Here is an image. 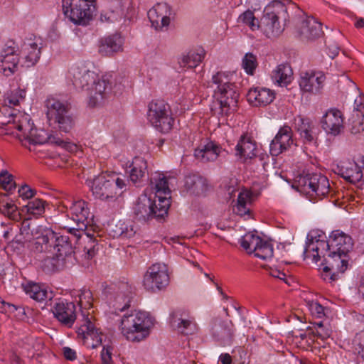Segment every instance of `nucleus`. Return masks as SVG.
Returning a JSON list of instances; mask_svg holds the SVG:
<instances>
[{
	"label": "nucleus",
	"mask_w": 364,
	"mask_h": 364,
	"mask_svg": "<svg viewBox=\"0 0 364 364\" xmlns=\"http://www.w3.org/2000/svg\"><path fill=\"white\" fill-rule=\"evenodd\" d=\"M65 263L55 256L52 251L41 260V267L46 273H50L59 270L64 266Z\"/></svg>",
	"instance_id": "44"
},
{
	"label": "nucleus",
	"mask_w": 364,
	"mask_h": 364,
	"mask_svg": "<svg viewBox=\"0 0 364 364\" xmlns=\"http://www.w3.org/2000/svg\"><path fill=\"white\" fill-rule=\"evenodd\" d=\"M83 323L77 328V338L89 348H95L102 343L105 335L97 328L94 316L88 311L82 312Z\"/></svg>",
	"instance_id": "10"
},
{
	"label": "nucleus",
	"mask_w": 364,
	"mask_h": 364,
	"mask_svg": "<svg viewBox=\"0 0 364 364\" xmlns=\"http://www.w3.org/2000/svg\"><path fill=\"white\" fill-rule=\"evenodd\" d=\"M207 187L206 179L200 176L190 175L186 177L185 188L191 195H201L206 191Z\"/></svg>",
	"instance_id": "36"
},
{
	"label": "nucleus",
	"mask_w": 364,
	"mask_h": 364,
	"mask_svg": "<svg viewBox=\"0 0 364 364\" xmlns=\"http://www.w3.org/2000/svg\"><path fill=\"white\" fill-rule=\"evenodd\" d=\"M147 118L150 123L162 133H168L172 129L174 122L169 105L161 100H153L149 103Z\"/></svg>",
	"instance_id": "7"
},
{
	"label": "nucleus",
	"mask_w": 364,
	"mask_h": 364,
	"mask_svg": "<svg viewBox=\"0 0 364 364\" xmlns=\"http://www.w3.org/2000/svg\"><path fill=\"white\" fill-rule=\"evenodd\" d=\"M296 31L303 39L313 40L323 34L321 23L310 16H302L296 23Z\"/></svg>",
	"instance_id": "21"
},
{
	"label": "nucleus",
	"mask_w": 364,
	"mask_h": 364,
	"mask_svg": "<svg viewBox=\"0 0 364 364\" xmlns=\"http://www.w3.org/2000/svg\"><path fill=\"white\" fill-rule=\"evenodd\" d=\"M247 98L253 106H266L273 101L274 93L269 89L255 87L249 90Z\"/></svg>",
	"instance_id": "33"
},
{
	"label": "nucleus",
	"mask_w": 364,
	"mask_h": 364,
	"mask_svg": "<svg viewBox=\"0 0 364 364\" xmlns=\"http://www.w3.org/2000/svg\"><path fill=\"white\" fill-rule=\"evenodd\" d=\"M150 186L159 202V215H166L171 204V190L167 178L161 173H155L151 177Z\"/></svg>",
	"instance_id": "13"
},
{
	"label": "nucleus",
	"mask_w": 364,
	"mask_h": 364,
	"mask_svg": "<svg viewBox=\"0 0 364 364\" xmlns=\"http://www.w3.org/2000/svg\"><path fill=\"white\" fill-rule=\"evenodd\" d=\"M159 205L157 200L153 201L146 195L139 197L134 207L135 218L139 221L146 222L153 218H161L164 215H159Z\"/></svg>",
	"instance_id": "15"
},
{
	"label": "nucleus",
	"mask_w": 364,
	"mask_h": 364,
	"mask_svg": "<svg viewBox=\"0 0 364 364\" xmlns=\"http://www.w3.org/2000/svg\"><path fill=\"white\" fill-rule=\"evenodd\" d=\"M325 79L321 72H302L299 82V87L304 92L317 93L322 88Z\"/></svg>",
	"instance_id": "24"
},
{
	"label": "nucleus",
	"mask_w": 364,
	"mask_h": 364,
	"mask_svg": "<svg viewBox=\"0 0 364 364\" xmlns=\"http://www.w3.org/2000/svg\"><path fill=\"white\" fill-rule=\"evenodd\" d=\"M77 296L79 298L78 304L82 309V313H85L83 310L88 311L92 308L93 297L90 289L82 288L79 291Z\"/></svg>",
	"instance_id": "49"
},
{
	"label": "nucleus",
	"mask_w": 364,
	"mask_h": 364,
	"mask_svg": "<svg viewBox=\"0 0 364 364\" xmlns=\"http://www.w3.org/2000/svg\"><path fill=\"white\" fill-rule=\"evenodd\" d=\"M263 240L252 233L246 234L241 239V246L248 251L249 253H254L255 255L259 245Z\"/></svg>",
	"instance_id": "46"
},
{
	"label": "nucleus",
	"mask_w": 364,
	"mask_h": 364,
	"mask_svg": "<svg viewBox=\"0 0 364 364\" xmlns=\"http://www.w3.org/2000/svg\"><path fill=\"white\" fill-rule=\"evenodd\" d=\"M55 234L49 230L39 231L36 230L33 241L31 245V250L36 254L50 253L52 245L54 242Z\"/></svg>",
	"instance_id": "23"
},
{
	"label": "nucleus",
	"mask_w": 364,
	"mask_h": 364,
	"mask_svg": "<svg viewBox=\"0 0 364 364\" xmlns=\"http://www.w3.org/2000/svg\"><path fill=\"white\" fill-rule=\"evenodd\" d=\"M255 255L262 259L272 258L273 256V247L272 244L267 241L262 240Z\"/></svg>",
	"instance_id": "53"
},
{
	"label": "nucleus",
	"mask_w": 364,
	"mask_h": 364,
	"mask_svg": "<svg viewBox=\"0 0 364 364\" xmlns=\"http://www.w3.org/2000/svg\"><path fill=\"white\" fill-rule=\"evenodd\" d=\"M257 57L251 53H247L245 55L242 66L248 75H252L255 69L257 67Z\"/></svg>",
	"instance_id": "52"
},
{
	"label": "nucleus",
	"mask_w": 364,
	"mask_h": 364,
	"mask_svg": "<svg viewBox=\"0 0 364 364\" xmlns=\"http://www.w3.org/2000/svg\"><path fill=\"white\" fill-rule=\"evenodd\" d=\"M111 89V83L108 80L98 77L88 90L89 105L94 107L103 105L112 97Z\"/></svg>",
	"instance_id": "18"
},
{
	"label": "nucleus",
	"mask_w": 364,
	"mask_h": 364,
	"mask_svg": "<svg viewBox=\"0 0 364 364\" xmlns=\"http://www.w3.org/2000/svg\"><path fill=\"white\" fill-rule=\"evenodd\" d=\"M252 200V193L251 191L244 189L240 192L237 203L234 207V211L239 215L243 216L249 215L250 212V205Z\"/></svg>",
	"instance_id": "41"
},
{
	"label": "nucleus",
	"mask_w": 364,
	"mask_h": 364,
	"mask_svg": "<svg viewBox=\"0 0 364 364\" xmlns=\"http://www.w3.org/2000/svg\"><path fill=\"white\" fill-rule=\"evenodd\" d=\"M46 105L50 124L57 125L60 132H69L73 127L74 121L70 115L68 105L54 97L47 99Z\"/></svg>",
	"instance_id": "6"
},
{
	"label": "nucleus",
	"mask_w": 364,
	"mask_h": 364,
	"mask_svg": "<svg viewBox=\"0 0 364 364\" xmlns=\"http://www.w3.org/2000/svg\"><path fill=\"white\" fill-rule=\"evenodd\" d=\"M68 214L76 224V228L69 229L70 234L85 230L90 225L92 218L87 202L83 200L72 202L69 205Z\"/></svg>",
	"instance_id": "14"
},
{
	"label": "nucleus",
	"mask_w": 364,
	"mask_h": 364,
	"mask_svg": "<svg viewBox=\"0 0 364 364\" xmlns=\"http://www.w3.org/2000/svg\"><path fill=\"white\" fill-rule=\"evenodd\" d=\"M222 151V148L213 141L200 144L195 149L194 156L203 162L215 161Z\"/></svg>",
	"instance_id": "34"
},
{
	"label": "nucleus",
	"mask_w": 364,
	"mask_h": 364,
	"mask_svg": "<svg viewBox=\"0 0 364 364\" xmlns=\"http://www.w3.org/2000/svg\"><path fill=\"white\" fill-rule=\"evenodd\" d=\"M20 231L21 234L23 236V239L27 241L31 240V237L35 235L36 232L34 230H31V223L28 219H26L22 222Z\"/></svg>",
	"instance_id": "59"
},
{
	"label": "nucleus",
	"mask_w": 364,
	"mask_h": 364,
	"mask_svg": "<svg viewBox=\"0 0 364 364\" xmlns=\"http://www.w3.org/2000/svg\"><path fill=\"white\" fill-rule=\"evenodd\" d=\"M67 77L77 89L88 91L92 84L98 79V75L85 66H73L69 70Z\"/></svg>",
	"instance_id": "16"
},
{
	"label": "nucleus",
	"mask_w": 364,
	"mask_h": 364,
	"mask_svg": "<svg viewBox=\"0 0 364 364\" xmlns=\"http://www.w3.org/2000/svg\"><path fill=\"white\" fill-rule=\"evenodd\" d=\"M323 269L322 272V278L323 280L327 281L330 283L336 281L338 279V273L336 271L332 270L329 265L323 264Z\"/></svg>",
	"instance_id": "61"
},
{
	"label": "nucleus",
	"mask_w": 364,
	"mask_h": 364,
	"mask_svg": "<svg viewBox=\"0 0 364 364\" xmlns=\"http://www.w3.org/2000/svg\"><path fill=\"white\" fill-rule=\"evenodd\" d=\"M353 346L355 351L364 360V330L355 335Z\"/></svg>",
	"instance_id": "56"
},
{
	"label": "nucleus",
	"mask_w": 364,
	"mask_h": 364,
	"mask_svg": "<svg viewBox=\"0 0 364 364\" xmlns=\"http://www.w3.org/2000/svg\"><path fill=\"white\" fill-rule=\"evenodd\" d=\"M353 241L351 237L340 230H334L328 240L320 239L308 235L306 242V252H318L325 253L327 250L336 252L348 253L353 248Z\"/></svg>",
	"instance_id": "2"
},
{
	"label": "nucleus",
	"mask_w": 364,
	"mask_h": 364,
	"mask_svg": "<svg viewBox=\"0 0 364 364\" xmlns=\"http://www.w3.org/2000/svg\"><path fill=\"white\" fill-rule=\"evenodd\" d=\"M205 55L203 48H198L183 55L178 60L181 68H193L202 62Z\"/></svg>",
	"instance_id": "39"
},
{
	"label": "nucleus",
	"mask_w": 364,
	"mask_h": 364,
	"mask_svg": "<svg viewBox=\"0 0 364 364\" xmlns=\"http://www.w3.org/2000/svg\"><path fill=\"white\" fill-rule=\"evenodd\" d=\"M321 251L306 252L304 249V255L305 258H312L313 261L317 262L323 259L322 264L329 265L332 270L337 272L338 274L344 273L349 266V257L346 252H336L332 251H326L325 253H321Z\"/></svg>",
	"instance_id": "11"
},
{
	"label": "nucleus",
	"mask_w": 364,
	"mask_h": 364,
	"mask_svg": "<svg viewBox=\"0 0 364 364\" xmlns=\"http://www.w3.org/2000/svg\"><path fill=\"white\" fill-rule=\"evenodd\" d=\"M9 117L11 119H9L7 123H13L15 127L21 132V135L25 139L31 136L33 130V124L31 122V117L28 114L18 112L15 113L14 110L11 111Z\"/></svg>",
	"instance_id": "32"
},
{
	"label": "nucleus",
	"mask_w": 364,
	"mask_h": 364,
	"mask_svg": "<svg viewBox=\"0 0 364 364\" xmlns=\"http://www.w3.org/2000/svg\"><path fill=\"white\" fill-rule=\"evenodd\" d=\"M293 142L291 129L288 126H284L279 130L270 144V154L277 156L290 148Z\"/></svg>",
	"instance_id": "26"
},
{
	"label": "nucleus",
	"mask_w": 364,
	"mask_h": 364,
	"mask_svg": "<svg viewBox=\"0 0 364 364\" xmlns=\"http://www.w3.org/2000/svg\"><path fill=\"white\" fill-rule=\"evenodd\" d=\"M86 183L90 187L92 195L101 200L114 199L118 191L127 186V180L114 174L101 173L93 178H87Z\"/></svg>",
	"instance_id": "3"
},
{
	"label": "nucleus",
	"mask_w": 364,
	"mask_h": 364,
	"mask_svg": "<svg viewBox=\"0 0 364 364\" xmlns=\"http://www.w3.org/2000/svg\"><path fill=\"white\" fill-rule=\"evenodd\" d=\"M343 119L341 112L338 109H331L323 117L321 120L322 128L328 134L334 136L338 134L343 126Z\"/></svg>",
	"instance_id": "28"
},
{
	"label": "nucleus",
	"mask_w": 364,
	"mask_h": 364,
	"mask_svg": "<svg viewBox=\"0 0 364 364\" xmlns=\"http://www.w3.org/2000/svg\"><path fill=\"white\" fill-rule=\"evenodd\" d=\"M336 168L338 174L352 183H358L363 178L361 168L355 161H343Z\"/></svg>",
	"instance_id": "29"
},
{
	"label": "nucleus",
	"mask_w": 364,
	"mask_h": 364,
	"mask_svg": "<svg viewBox=\"0 0 364 364\" xmlns=\"http://www.w3.org/2000/svg\"><path fill=\"white\" fill-rule=\"evenodd\" d=\"M213 82L217 85L218 97L222 108L235 112L237 107L239 92L237 86L231 82L229 75L218 72L213 76Z\"/></svg>",
	"instance_id": "5"
},
{
	"label": "nucleus",
	"mask_w": 364,
	"mask_h": 364,
	"mask_svg": "<svg viewBox=\"0 0 364 364\" xmlns=\"http://www.w3.org/2000/svg\"><path fill=\"white\" fill-rule=\"evenodd\" d=\"M173 11L166 3H159L148 11V17L151 26L156 30H162L169 26Z\"/></svg>",
	"instance_id": "19"
},
{
	"label": "nucleus",
	"mask_w": 364,
	"mask_h": 364,
	"mask_svg": "<svg viewBox=\"0 0 364 364\" xmlns=\"http://www.w3.org/2000/svg\"><path fill=\"white\" fill-rule=\"evenodd\" d=\"M292 70L288 64L279 65L272 72V79L279 85H287L291 81Z\"/></svg>",
	"instance_id": "43"
},
{
	"label": "nucleus",
	"mask_w": 364,
	"mask_h": 364,
	"mask_svg": "<svg viewBox=\"0 0 364 364\" xmlns=\"http://www.w3.org/2000/svg\"><path fill=\"white\" fill-rule=\"evenodd\" d=\"M263 240L252 233L246 234L241 239V246L248 251L249 253H254L255 255L259 245Z\"/></svg>",
	"instance_id": "47"
},
{
	"label": "nucleus",
	"mask_w": 364,
	"mask_h": 364,
	"mask_svg": "<svg viewBox=\"0 0 364 364\" xmlns=\"http://www.w3.org/2000/svg\"><path fill=\"white\" fill-rule=\"evenodd\" d=\"M364 99L360 97L355 100L354 114L356 117H364Z\"/></svg>",
	"instance_id": "64"
},
{
	"label": "nucleus",
	"mask_w": 364,
	"mask_h": 364,
	"mask_svg": "<svg viewBox=\"0 0 364 364\" xmlns=\"http://www.w3.org/2000/svg\"><path fill=\"white\" fill-rule=\"evenodd\" d=\"M169 282L167 267L164 264H154L146 271L143 279L146 290L156 292L164 289Z\"/></svg>",
	"instance_id": "12"
},
{
	"label": "nucleus",
	"mask_w": 364,
	"mask_h": 364,
	"mask_svg": "<svg viewBox=\"0 0 364 364\" xmlns=\"http://www.w3.org/2000/svg\"><path fill=\"white\" fill-rule=\"evenodd\" d=\"M77 240H80L82 244L83 252L85 259H91L99 250V244L97 237L98 234L87 228L80 232H74L71 234Z\"/></svg>",
	"instance_id": "22"
},
{
	"label": "nucleus",
	"mask_w": 364,
	"mask_h": 364,
	"mask_svg": "<svg viewBox=\"0 0 364 364\" xmlns=\"http://www.w3.org/2000/svg\"><path fill=\"white\" fill-rule=\"evenodd\" d=\"M307 306L311 314L316 318H322L325 316V308L316 301H308Z\"/></svg>",
	"instance_id": "57"
},
{
	"label": "nucleus",
	"mask_w": 364,
	"mask_h": 364,
	"mask_svg": "<svg viewBox=\"0 0 364 364\" xmlns=\"http://www.w3.org/2000/svg\"><path fill=\"white\" fill-rule=\"evenodd\" d=\"M23 208L26 209L28 214L41 215L45 211V202L41 199L36 198L29 201Z\"/></svg>",
	"instance_id": "50"
},
{
	"label": "nucleus",
	"mask_w": 364,
	"mask_h": 364,
	"mask_svg": "<svg viewBox=\"0 0 364 364\" xmlns=\"http://www.w3.org/2000/svg\"><path fill=\"white\" fill-rule=\"evenodd\" d=\"M239 20L243 23L247 25L252 31H255L259 28V24L258 21L255 17V15L251 11H246L243 14H242Z\"/></svg>",
	"instance_id": "54"
},
{
	"label": "nucleus",
	"mask_w": 364,
	"mask_h": 364,
	"mask_svg": "<svg viewBox=\"0 0 364 364\" xmlns=\"http://www.w3.org/2000/svg\"><path fill=\"white\" fill-rule=\"evenodd\" d=\"M211 333L222 345H230L233 338V324L230 321H224L215 318L212 322Z\"/></svg>",
	"instance_id": "25"
},
{
	"label": "nucleus",
	"mask_w": 364,
	"mask_h": 364,
	"mask_svg": "<svg viewBox=\"0 0 364 364\" xmlns=\"http://www.w3.org/2000/svg\"><path fill=\"white\" fill-rule=\"evenodd\" d=\"M26 293L34 300L41 301L47 297V291L36 283H29L24 287Z\"/></svg>",
	"instance_id": "48"
},
{
	"label": "nucleus",
	"mask_w": 364,
	"mask_h": 364,
	"mask_svg": "<svg viewBox=\"0 0 364 364\" xmlns=\"http://www.w3.org/2000/svg\"><path fill=\"white\" fill-rule=\"evenodd\" d=\"M123 39L119 34H113L102 38L99 44V53L104 56H112L123 50Z\"/></svg>",
	"instance_id": "31"
},
{
	"label": "nucleus",
	"mask_w": 364,
	"mask_h": 364,
	"mask_svg": "<svg viewBox=\"0 0 364 364\" xmlns=\"http://www.w3.org/2000/svg\"><path fill=\"white\" fill-rule=\"evenodd\" d=\"M293 186L301 193L320 198L326 196L330 191L328 179L321 173L299 176Z\"/></svg>",
	"instance_id": "8"
},
{
	"label": "nucleus",
	"mask_w": 364,
	"mask_h": 364,
	"mask_svg": "<svg viewBox=\"0 0 364 364\" xmlns=\"http://www.w3.org/2000/svg\"><path fill=\"white\" fill-rule=\"evenodd\" d=\"M42 43L40 38L29 39L24 42L22 48V55L25 59L26 66L34 65L39 60Z\"/></svg>",
	"instance_id": "30"
},
{
	"label": "nucleus",
	"mask_w": 364,
	"mask_h": 364,
	"mask_svg": "<svg viewBox=\"0 0 364 364\" xmlns=\"http://www.w3.org/2000/svg\"><path fill=\"white\" fill-rule=\"evenodd\" d=\"M0 212L13 220L19 219L16 205L12 202H0Z\"/></svg>",
	"instance_id": "51"
},
{
	"label": "nucleus",
	"mask_w": 364,
	"mask_h": 364,
	"mask_svg": "<svg viewBox=\"0 0 364 364\" xmlns=\"http://www.w3.org/2000/svg\"><path fill=\"white\" fill-rule=\"evenodd\" d=\"M36 193V191L28 185H23L18 189L20 197L24 199L31 198Z\"/></svg>",
	"instance_id": "63"
},
{
	"label": "nucleus",
	"mask_w": 364,
	"mask_h": 364,
	"mask_svg": "<svg viewBox=\"0 0 364 364\" xmlns=\"http://www.w3.org/2000/svg\"><path fill=\"white\" fill-rule=\"evenodd\" d=\"M129 178L134 183L141 182L147 173L146 161L139 156L134 157L130 166Z\"/></svg>",
	"instance_id": "37"
},
{
	"label": "nucleus",
	"mask_w": 364,
	"mask_h": 364,
	"mask_svg": "<svg viewBox=\"0 0 364 364\" xmlns=\"http://www.w3.org/2000/svg\"><path fill=\"white\" fill-rule=\"evenodd\" d=\"M55 256L61 259V260L65 264L66 259L71 258L74 252L73 250L72 244L61 246L54 250Z\"/></svg>",
	"instance_id": "55"
},
{
	"label": "nucleus",
	"mask_w": 364,
	"mask_h": 364,
	"mask_svg": "<svg viewBox=\"0 0 364 364\" xmlns=\"http://www.w3.org/2000/svg\"><path fill=\"white\" fill-rule=\"evenodd\" d=\"M0 183L4 189L11 191L14 186L15 183L13 180V176L6 171H2L0 173Z\"/></svg>",
	"instance_id": "58"
},
{
	"label": "nucleus",
	"mask_w": 364,
	"mask_h": 364,
	"mask_svg": "<svg viewBox=\"0 0 364 364\" xmlns=\"http://www.w3.org/2000/svg\"><path fill=\"white\" fill-rule=\"evenodd\" d=\"M317 328L315 331H313L314 334H315L318 338H321L322 340L326 339L330 337L331 331L328 328H325L321 322L318 323Z\"/></svg>",
	"instance_id": "62"
},
{
	"label": "nucleus",
	"mask_w": 364,
	"mask_h": 364,
	"mask_svg": "<svg viewBox=\"0 0 364 364\" xmlns=\"http://www.w3.org/2000/svg\"><path fill=\"white\" fill-rule=\"evenodd\" d=\"M53 313L63 325L71 327L76 319L75 305L73 302L58 301L55 304Z\"/></svg>",
	"instance_id": "27"
},
{
	"label": "nucleus",
	"mask_w": 364,
	"mask_h": 364,
	"mask_svg": "<svg viewBox=\"0 0 364 364\" xmlns=\"http://www.w3.org/2000/svg\"><path fill=\"white\" fill-rule=\"evenodd\" d=\"M14 41H8L0 53V72L10 76L16 70L19 58Z\"/></svg>",
	"instance_id": "17"
},
{
	"label": "nucleus",
	"mask_w": 364,
	"mask_h": 364,
	"mask_svg": "<svg viewBox=\"0 0 364 364\" xmlns=\"http://www.w3.org/2000/svg\"><path fill=\"white\" fill-rule=\"evenodd\" d=\"M153 325L154 320L148 313L134 311L122 316L119 328L127 340L140 342L149 335Z\"/></svg>",
	"instance_id": "1"
},
{
	"label": "nucleus",
	"mask_w": 364,
	"mask_h": 364,
	"mask_svg": "<svg viewBox=\"0 0 364 364\" xmlns=\"http://www.w3.org/2000/svg\"><path fill=\"white\" fill-rule=\"evenodd\" d=\"M132 288L127 283H121L115 291L114 307L119 311H124L129 306Z\"/></svg>",
	"instance_id": "35"
},
{
	"label": "nucleus",
	"mask_w": 364,
	"mask_h": 364,
	"mask_svg": "<svg viewBox=\"0 0 364 364\" xmlns=\"http://www.w3.org/2000/svg\"><path fill=\"white\" fill-rule=\"evenodd\" d=\"M286 13L287 7L280 1H274L264 8L259 28L267 38H277L283 33L284 28L279 20L284 18Z\"/></svg>",
	"instance_id": "4"
},
{
	"label": "nucleus",
	"mask_w": 364,
	"mask_h": 364,
	"mask_svg": "<svg viewBox=\"0 0 364 364\" xmlns=\"http://www.w3.org/2000/svg\"><path fill=\"white\" fill-rule=\"evenodd\" d=\"M170 323L174 330L183 334H193L196 331L193 318L183 309H176L172 312Z\"/></svg>",
	"instance_id": "20"
},
{
	"label": "nucleus",
	"mask_w": 364,
	"mask_h": 364,
	"mask_svg": "<svg viewBox=\"0 0 364 364\" xmlns=\"http://www.w3.org/2000/svg\"><path fill=\"white\" fill-rule=\"evenodd\" d=\"M295 124L301 138L306 143H311L314 141V126L309 119L299 117L295 119Z\"/></svg>",
	"instance_id": "40"
},
{
	"label": "nucleus",
	"mask_w": 364,
	"mask_h": 364,
	"mask_svg": "<svg viewBox=\"0 0 364 364\" xmlns=\"http://www.w3.org/2000/svg\"><path fill=\"white\" fill-rule=\"evenodd\" d=\"M351 121L350 132L352 134H358L364 130V117H356L353 114Z\"/></svg>",
	"instance_id": "60"
},
{
	"label": "nucleus",
	"mask_w": 364,
	"mask_h": 364,
	"mask_svg": "<svg viewBox=\"0 0 364 364\" xmlns=\"http://www.w3.org/2000/svg\"><path fill=\"white\" fill-rule=\"evenodd\" d=\"M236 155L245 159H252L256 156V144L249 136H242L236 147Z\"/></svg>",
	"instance_id": "38"
},
{
	"label": "nucleus",
	"mask_w": 364,
	"mask_h": 364,
	"mask_svg": "<svg viewBox=\"0 0 364 364\" xmlns=\"http://www.w3.org/2000/svg\"><path fill=\"white\" fill-rule=\"evenodd\" d=\"M95 0H63L64 14L75 24L85 26L92 19Z\"/></svg>",
	"instance_id": "9"
},
{
	"label": "nucleus",
	"mask_w": 364,
	"mask_h": 364,
	"mask_svg": "<svg viewBox=\"0 0 364 364\" xmlns=\"http://www.w3.org/2000/svg\"><path fill=\"white\" fill-rule=\"evenodd\" d=\"M26 96L25 90L16 88L10 92H8L4 99L5 106L2 108V112L6 109V107L18 105L21 102L24 100Z\"/></svg>",
	"instance_id": "45"
},
{
	"label": "nucleus",
	"mask_w": 364,
	"mask_h": 364,
	"mask_svg": "<svg viewBox=\"0 0 364 364\" xmlns=\"http://www.w3.org/2000/svg\"><path fill=\"white\" fill-rule=\"evenodd\" d=\"M31 143L33 144H45L46 142H49L51 144H56L59 146H63L65 142L56 137L49 135L48 133L43 129H33L31 136H29L27 139Z\"/></svg>",
	"instance_id": "42"
}]
</instances>
